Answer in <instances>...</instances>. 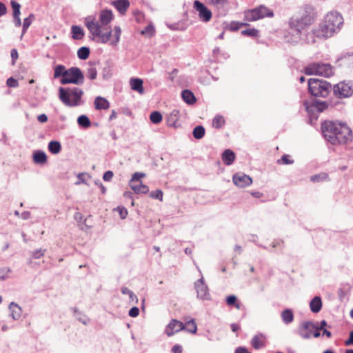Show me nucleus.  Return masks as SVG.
I'll use <instances>...</instances> for the list:
<instances>
[{
    "label": "nucleus",
    "mask_w": 353,
    "mask_h": 353,
    "mask_svg": "<svg viewBox=\"0 0 353 353\" xmlns=\"http://www.w3.org/2000/svg\"><path fill=\"white\" fill-rule=\"evenodd\" d=\"M321 133L326 142L332 145L347 144L353 138L350 128L337 121H324L321 123Z\"/></svg>",
    "instance_id": "nucleus-1"
},
{
    "label": "nucleus",
    "mask_w": 353,
    "mask_h": 353,
    "mask_svg": "<svg viewBox=\"0 0 353 353\" xmlns=\"http://www.w3.org/2000/svg\"><path fill=\"white\" fill-rule=\"evenodd\" d=\"M314 21V13L311 7H306L301 16H292L288 20L289 34L285 36L288 43L296 44L300 42L301 34L306 32Z\"/></svg>",
    "instance_id": "nucleus-2"
},
{
    "label": "nucleus",
    "mask_w": 353,
    "mask_h": 353,
    "mask_svg": "<svg viewBox=\"0 0 353 353\" xmlns=\"http://www.w3.org/2000/svg\"><path fill=\"white\" fill-rule=\"evenodd\" d=\"M54 78L60 79V83L62 85L74 84L77 85H82L85 80V76L82 70L76 66L68 69L62 64H58L53 68Z\"/></svg>",
    "instance_id": "nucleus-3"
},
{
    "label": "nucleus",
    "mask_w": 353,
    "mask_h": 353,
    "mask_svg": "<svg viewBox=\"0 0 353 353\" xmlns=\"http://www.w3.org/2000/svg\"><path fill=\"white\" fill-rule=\"evenodd\" d=\"M343 23L342 16L338 12L327 14L323 21L316 28L317 38L327 39L331 37L336 31H339Z\"/></svg>",
    "instance_id": "nucleus-4"
},
{
    "label": "nucleus",
    "mask_w": 353,
    "mask_h": 353,
    "mask_svg": "<svg viewBox=\"0 0 353 353\" xmlns=\"http://www.w3.org/2000/svg\"><path fill=\"white\" fill-rule=\"evenodd\" d=\"M83 91L78 87H59V100L68 107H77L83 103Z\"/></svg>",
    "instance_id": "nucleus-5"
},
{
    "label": "nucleus",
    "mask_w": 353,
    "mask_h": 353,
    "mask_svg": "<svg viewBox=\"0 0 353 353\" xmlns=\"http://www.w3.org/2000/svg\"><path fill=\"white\" fill-rule=\"evenodd\" d=\"M308 92L314 97H327L332 90V84L323 79L310 78L307 80Z\"/></svg>",
    "instance_id": "nucleus-6"
},
{
    "label": "nucleus",
    "mask_w": 353,
    "mask_h": 353,
    "mask_svg": "<svg viewBox=\"0 0 353 353\" xmlns=\"http://www.w3.org/2000/svg\"><path fill=\"white\" fill-rule=\"evenodd\" d=\"M303 105L307 113L308 123L312 125L318 119L317 113L322 112L330 105H332L330 101L312 99L311 101H305Z\"/></svg>",
    "instance_id": "nucleus-7"
},
{
    "label": "nucleus",
    "mask_w": 353,
    "mask_h": 353,
    "mask_svg": "<svg viewBox=\"0 0 353 353\" xmlns=\"http://www.w3.org/2000/svg\"><path fill=\"white\" fill-rule=\"evenodd\" d=\"M274 15V11L264 5H260L245 12V19L248 21H255L265 17L272 18Z\"/></svg>",
    "instance_id": "nucleus-8"
},
{
    "label": "nucleus",
    "mask_w": 353,
    "mask_h": 353,
    "mask_svg": "<svg viewBox=\"0 0 353 353\" xmlns=\"http://www.w3.org/2000/svg\"><path fill=\"white\" fill-rule=\"evenodd\" d=\"M332 91L338 99L350 97L353 94V83L352 81H341L334 85Z\"/></svg>",
    "instance_id": "nucleus-9"
},
{
    "label": "nucleus",
    "mask_w": 353,
    "mask_h": 353,
    "mask_svg": "<svg viewBox=\"0 0 353 353\" xmlns=\"http://www.w3.org/2000/svg\"><path fill=\"white\" fill-rule=\"evenodd\" d=\"M193 8L198 12V16L201 21L208 23L212 19V11L200 1L195 0L194 1Z\"/></svg>",
    "instance_id": "nucleus-10"
},
{
    "label": "nucleus",
    "mask_w": 353,
    "mask_h": 353,
    "mask_svg": "<svg viewBox=\"0 0 353 353\" xmlns=\"http://www.w3.org/2000/svg\"><path fill=\"white\" fill-rule=\"evenodd\" d=\"M85 26L92 37H90V39L94 40L95 37H99L101 34V26L95 21L94 18L88 17L85 19Z\"/></svg>",
    "instance_id": "nucleus-11"
},
{
    "label": "nucleus",
    "mask_w": 353,
    "mask_h": 353,
    "mask_svg": "<svg viewBox=\"0 0 353 353\" xmlns=\"http://www.w3.org/2000/svg\"><path fill=\"white\" fill-rule=\"evenodd\" d=\"M194 288L196 290L197 298L201 300H210V294L207 285L204 282L203 277L198 279L194 283Z\"/></svg>",
    "instance_id": "nucleus-12"
},
{
    "label": "nucleus",
    "mask_w": 353,
    "mask_h": 353,
    "mask_svg": "<svg viewBox=\"0 0 353 353\" xmlns=\"http://www.w3.org/2000/svg\"><path fill=\"white\" fill-rule=\"evenodd\" d=\"M312 328H317L314 322L310 321L303 322L299 327L298 334L303 339H308L311 337Z\"/></svg>",
    "instance_id": "nucleus-13"
},
{
    "label": "nucleus",
    "mask_w": 353,
    "mask_h": 353,
    "mask_svg": "<svg viewBox=\"0 0 353 353\" xmlns=\"http://www.w3.org/2000/svg\"><path fill=\"white\" fill-rule=\"evenodd\" d=\"M232 181L235 185L240 188H245L252 183V178L243 172H238L234 174Z\"/></svg>",
    "instance_id": "nucleus-14"
},
{
    "label": "nucleus",
    "mask_w": 353,
    "mask_h": 353,
    "mask_svg": "<svg viewBox=\"0 0 353 353\" xmlns=\"http://www.w3.org/2000/svg\"><path fill=\"white\" fill-rule=\"evenodd\" d=\"M185 329V325L176 319H172L166 326L165 332L168 336H173L175 333Z\"/></svg>",
    "instance_id": "nucleus-15"
},
{
    "label": "nucleus",
    "mask_w": 353,
    "mask_h": 353,
    "mask_svg": "<svg viewBox=\"0 0 353 353\" xmlns=\"http://www.w3.org/2000/svg\"><path fill=\"white\" fill-rule=\"evenodd\" d=\"M317 75L323 76L324 77H330L333 74V68L330 63H325L322 62H317Z\"/></svg>",
    "instance_id": "nucleus-16"
},
{
    "label": "nucleus",
    "mask_w": 353,
    "mask_h": 353,
    "mask_svg": "<svg viewBox=\"0 0 353 353\" xmlns=\"http://www.w3.org/2000/svg\"><path fill=\"white\" fill-rule=\"evenodd\" d=\"M113 19V13L111 10L104 9L99 14V21L101 26H107Z\"/></svg>",
    "instance_id": "nucleus-17"
},
{
    "label": "nucleus",
    "mask_w": 353,
    "mask_h": 353,
    "mask_svg": "<svg viewBox=\"0 0 353 353\" xmlns=\"http://www.w3.org/2000/svg\"><path fill=\"white\" fill-rule=\"evenodd\" d=\"M32 160L36 164L43 165L47 162L48 157L44 151L38 150L34 151L32 154Z\"/></svg>",
    "instance_id": "nucleus-18"
},
{
    "label": "nucleus",
    "mask_w": 353,
    "mask_h": 353,
    "mask_svg": "<svg viewBox=\"0 0 353 353\" xmlns=\"http://www.w3.org/2000/svg\"><path fill=\"white\" fill-rule=\"evenodd\" d=\"M130 88L132 90L139 94L144 93L143 81L141 79L132 77L130 80Z\"/></svg>",
    "instance_id": "nucleus-19"
},
{
    "label": "nucleus",
    "mask_w": 353,
    "mask_h": 353,
    "mask_svg": "<svg viewBox=\"0 0 353 353\" xmlns=\"http://www.w3.org/2000/svg\"><path fill=\"white\" fill-rule=\"evenodd\" d=\"M88 64L89 67L87 69L86 77L90 80H94L97 77V65H99V61H90Z\"/></svg>",
    "instance_id": "nucleus-20"
},
{
    "label": "nucleus",
    "mask_w": 353,
    "mask_h": 353,
    "mask_svg": "<svg viewBox=\"0 0 353 353\" xmlns=\"http://www.w3.org/2000/svg\"><path fill=\"white\" fill-rule=\"evenodd\" d=\"M112 5L120 14H123L130 7V1L129 0H114L112 2Z\"/></svg>",
    "instance_id": "nucleus-21"
},
{
    "label": "nucleus",
    "mask_w": 353,
    "mask_h": 353,
    "mask_svg": "<svg viewBox=\"0 0 353 353\" xmlns=\"http://www.w3.org/2000/svg\"><path fill=\"white\" fill-rule=\"evenodd\" d=\"M301 36L300 41L305 43H315V37H317L316 33V29L312 30V32H303Z\"/></svg>",
    "instance_id": "nucleus-22"
},
{
    "label": "nucleus",
    "mask_w": 353,
    "mask_h": 353,
    "mask_svg": "<svg viewBox=\"0 0 353 353\" xmlns=\"http://www.w3.org/2000/svg\"><path fill=\"white\" fill-rule=\"evenodd\" d=\"M250 26V25L247 23L232 21L230 23L224 22L223 23V29L229 30L231 32H236V31L239 30L241 27Z\"/></svg>",
    "instance_id": "nucleus-23"
},
{
    "label": "nucleus",
    "mask_w": 353,
    "mask_h": 353,
    "mask_svg": "<svg viewBox=\"0 0 353 353\" xmlns=\"http://www.w3.org/2000/svg\"><path fill=\"white\" fill-rule=\"evenodd\" d=\"M181 98L188 105H193L196 101V98L194 93L188 89H185L181 92Z\"/></svg>",
    "instance_id": "nucleus-24"
},
{
    "label": "nucleus",
    "mask_w": 353,
    "mask_h": 353,
    "mask_svg": "<svg viewBox=\"0 0 353 353\" xmlns=\"http://www.w3.org/2000/svg\"><path fill=\"white\" fill-rule=\"evenodd\" d=\"M235 153L230 149H226L221 155L222 160L226 165H232L235 160Z\"/></svg>",
    "instance_id": "nucleus-25"
},
{
    "label": "nucleus",
    "mask_w": 353,
    "mask_h": 353,
    "mask_svg": "<svg viewBox=\"0 0 353 353\" xmlns=\"http://www.w3.org/2000/svg\"><path fill=\"white\" fill-rule=\"evenodd\" d=\"M310 308L313 313H318L322 308V300L321 296H315L310 302Z\"/></svg>",
    "instance_id": "nucleus-26"
},
{
    "label": "nucleus",
    "mask_w": 353,
    "mask_h": 353,
    "mask_svg": "<svg viewBox=\"0 0 353 353\" xmlns=\"http://www.w3.org/2000/svg\"><path fill=\"white\" fill-rule=\"evenodd\" d=\"M9 310L10 311V316L14 320H18L21 317L22 310L18 304L14 302H11L9 305Z\"/></svg>",
    "instance_id": "nucleus-27"
},
{
    "label": "nucleus",
    "mask_w": 353,
    "mask_h": 353,
    "mask_svg": "<svg viewBox=\"0 0 353 353\" xmlns=\"http://www.w3.org/2000/svg\"><path fill=\"white\" fill-rule=\"evenodd\" d=\"M94 103V108L97 110H107L110 107L109 101L102 97H97Z\"/></svg>",
    "instance_id": "nucleus-28"
},
{
    "label": "nucleus",
    "mask_w": 353,
    "mask_h": 353,
    "mask_svg": "<svg viewBox=\"0 0 353 353\" xmlns=\"http://www.w3.org/2000/svg\"><path fill=\"white\" fill-rule=\"evenodd\" d=\"M339 62H341L339 63L340 66L343 65L348 68H353V53L343 55L336 60V63Z\"/></svg>",
    "instance_id": "nucleus-29"
},
{
    "label": "nucleus",
    "mask_w": 353,
    "mask_h": 353,
    "mask_svg": "<svg viewBox=\"0 0 353 353\" xmlns=\"http://www.w3.org/2000/svg\"><path fill=\"white\" fill-rule=\"evenodd\" d=\"M72 38L74 40L82 39L85 35L83 29L77 25H73L71 27Z\"/></svg>",
    "instance_id": "nucleus-30"
},
{
    "label": "nucleus",
    "mask_w": 353,
    "mask_h": 353,
    "mask_svg": "<svg viewBox=\"0 0 353 353\" xmlns=\"http://www.w3.org/2000/svg\"><path fill=\"white\" fill-rule=\"evenodd\" d=\"M188 26H189L188 21L185 19L179 21L176 23L167 24V26L170 30H180V31L185 30L187 29V28L188 27Z\"/></svg>",
    "instance_id": "nucleus-31"
},
{
    "label": "nucleus",
    "mask_w": 353,
    "mask_h": 353,
    "mask_svg": "<svg viewBox=\"0 0 353 353\" xmlns=\"http://www.w3.org/2000/svg\"><path fill=\"white\" fill-rule=\"evenodd\" d=\"M281 319L283 322L288 325L294 320V313L292 309L286 308L281 312Z\"/></svg>",
    "instance_id": "nucleus-32"
},
{
    "label": "nucleus",
    "mask_w": 353,
    "mask_h": 353,
    "mask_svg": "<svg viewBox=\"0 0 353 353\" xmlns=\"http://www.w3.org/2000/svg\"><path fill=\"white\" fill-rule=\"evenodd\" d=\"M71 310L73 312V315L75 318L83 325H88L90 322L89 318L79 311L77 307H72Z\"/></svg>",
    "instance_id": "nucleus-33"
},
{
    "label": "nucleus",
    "mask_w": 353,
    "mask_h": 353,
    "mask_svg": "<svg viewBox=\"0 0 353 353\" xmlns=\"http://www.w3.org/2000/svg\"><path fill=\"white\" fill-rule=\"evenodd\" d=\"M48 151L52 154H57L61 150V144L57 140L50 141L48 145Z\"/></svg>",
    "instance_id": "nucleus-34"
},
{
    "label": "nucleus",
    "mask_w": 353,
    "mask_h": 353,
    "mask_svg": "<svg viewBox=\"0 0 353 353\" xmlns=\"http://www.w3.org/2000/svg\"><path fill=\"white\" fill-rule=\"evenodd\" d=\"M130 188L137 194H147L149 192V187L141 182L139 185L129 183Z\"/></svg>",
    "instance_id": "nucleus-35"
},
{
    "label": "nucleus",
    "mask_w": 353,
    "mask_h": 353,
    "mask_svg": "<svg viewBox=\"0 0 353 353\" xmlns=\"http://www.w3.org/2000/svg\"><path fill=\"white\" fill-rule=\"evenodd\" d=\"M35 16L34 14H30L29 16L23 19L22 26V32L20 39H22L23 35L27 32L28 29L30 26L32 22L34 20Z\"/></svg>",
    "instance_id": "nucleus-36"
},
{
    "label": "nucleus",
    "mask_w": 353,
    "mask_h": 353,
    "mask_svg": "<svg viewBox=\"0 0 353 353\" xmlns=\"http://www.w3.org/2000/svg\"><path fill=\"white\" fill-rule=\"evenodd\" d=\"M261 337H264L262 334H256L251 340V345L255 350H259L265 346L263 341L261 340Z\"/></svg>",
    "instance_id": "nucleus-37"
},
{
    "label": "nucleus",
    "mask_w": 353,
    "mask_h": 353,
    "mask_svg": "<svg viewBox=\"0 0 353 353\" xmlns=\"http://www.w3.org/2000/svg\"><path fill=\"white\" fill-rule=\"evenodd\" d=\"M77 123L80 128L87 129L90 128L92 123L89 117L85 114H81L77 118Z\"/></svg>",
    "instance_id": "nucleus-38"
},
{
    "label": "nucleus",
    "mask_w": 353,
    "mask_h": 353,
    "mask_svg": "<svg viewBox=\"0 0 353 353\" xmlns=\"http://www.w3.org/2000/svg\"><path fill=\"white\" fill-rule=\"evenodd\" d=\"M318 63L313 62L303 68V72L306 75H317Z\"/></svg>",
    "instance_id": "nucleus-39"
},
{
    "label": "nucleus",
    "mask_w": 353,
    "mask_h": 353,
    "mask_svg": "<svg viewBox=\"0 0 353 353\" xmlns=\"http://www.w3.org/2000/svg\"><path fill=\"white\" fill-rule=\"evenodd\" d=\"M205 133V128L203 125H196L192 130V136L196 139H202Z\"/></svg>",
    "instance_id": "nucleus-40"
},
{
    "label": "nucleus",
    "mask_w": 353,
    "mask_h": 353,
    "mask_svg": "<svg viewBox=\"0 0 353 353\" xmlns=\"http://www.w3.org/2000/svg\"><path fill=\"white\" fill-rule=\"evenodd\" d=\"M90 54L89 47L82 46L77 50V57L81 60H86Z\"/></svg>",
    "instance_id": "nucleus-41"
},
{
    "label": "nucleus",
    "mask_w": 353,
    "mask_h": 353,
    "mask_svg": "<svg viewBox=\"0 0 353 353\" xmlns=\"http://www.w3.org/2000/svg\"><path fill=\"white\" fill-rule=\"evenodd\" d=\"M226 304L229 306H234L237 309L241 308V303L238 301L237 296L233 294L229 295L225 299Z\"/></svg>",
    "instance_id": "nucleus-42"
},
{
    "label": "nucleus",
    "mask_w": 353,
    "mask_h": 353,
    "mask_svg": "<svg viewBox=\"0 0 353 353\" xmlns=\"http://www.w3.org/2000/svg\"><path fill=\"white\" fill-rule=\"evenodd\" d=\"M241 34L250 38H256L259 37V31L256 28H247L241 31Z\"/></svg>",
    "instance_id": "nucleus-43"
},
{
    "label": "nucleus",
    "mask_w": 353,
    "mask_h": 353,
    "mask_svg": "<svg viewBox=\"0 0 353 353\" xmlns=\"http://www.w3.org/2000/svg\"><path fill=\"white\" fill-rule=\"evenodd\" d=\"M163 116L159 111H152L150 114V120L153 124H159L162 121Z\"/></svg>",
    "instance_id": "nucleus-44"
},
{
    "label": "nucleus",
    "mask_w": 353,
    "mask_h": 353,
    "mask_svg": "<svg viewBox=\"0 0 353 353\" xmlns=\"http://www.w3.org/2000/svg\"><path fill=\"white\" fill-rule=\"evenodd\" d=\"M206 3L216 8H223L228 4V0H205Z\"/></svg>",
    "instance_id": "nucleus-45"
},
{
    "label": "nucleus",
    "mask_w": 353,
    "mask_h": 353,
    "mask_svg": "<svg viewBox=\"0 0 353 353\" xmlns=\"http://www.w3.org/2000/svg\"><path fill=\"white\" fill-rule=\"evenodd\" d=\"M225 124V119L221 115H216L212 120V126L216 129L221 128Z\"/></svg>",
    "instance_id": "nucleus-46"
},
{
    "label": "nucleus",
    "mask_w": 353,
    "mask_h": 353,
    "mask_svg": "<svg viewBox=\"0 0 353 353\" xmlns=\"http://www.w3.org/2000/svg\"><path fill=\"white\" fill-rule=\"evenodd\" d=\"M188 327H185V330L190 333L195 334L197 331V325L195 323L194 319H192L187 323Z\"/></svg>",
    "instance_id": "nucleus-47"
},
{
    "label": "nucleus",
    "mask_w": 353,
    "mask_h": 353,
    "mask_svg": "<svg viewBox=\"0 0 353 353\" xmlns=\"http://www.w3.org/2000/svg\"><path fill=\"white\" fill-rule=\"evenodd\" d=\"M143 35H148L149 37H152L155 33V28L152 23H150L146 26L143 30L141 32Z\"/></svg>",
    "instance_id": "nucleus-48"
},
{
    "label": "nucleus",
    "mask_w": 353,
    "mask_h": 353,
    "mask_svg": "<svg viewBox=\"0 0 353 353\" xmlns=\"http://www.w3.org/2000/svg\"><path fill=\"white\" fill-rule=\"evenodd\" d=\"M112 30H109L108 32L105 33H102L99 36V40L97 42H101L102 43H106L108 42V41L112 37Z\"/></svg>",
    "instance_id": "nucleus-49"
},
{
    "label": "nucleus",
    "mask_w": 353,
    "mask_h": 353,
    "mask_svg": "<svg viewBox=\"0 0 353 353\" xmlns=\"http://www.w3.org/2000/svg\"><path fill=\"white\" fill-rule=\"evenodd\" d=\"M290 156L289 154H283L281 159L277 160V163L284 164V165H290L294 163V160L290 159Z\"/></svg>",
    "instance_id": "nucleus-50"
},
{
    "label": "nucleus",
    "mask_w": 353,
    "mask_h": 353,
    "mask_svg": "<svg viewBox=\"0 0 353 353\" xmlns=\"http://www.w3.org/2000/svg\"><path fill=\"white\" fill-rule=\"evenodd\" d=\"M114 30V40L111 42L112 46H117L120 41L121 34V29L119 26H115Z\"/></svg>",
    "instance_id": "nucleus-51"
},
{
    "label": "nucleus",
    "mask_w": 353,
    "mask_h": 353,
    "mask_svg": "<svg viewBox=\"0 0 353 353\" xmlns=\"http://www.w3.org/2000/svg\"><path fill=\"white\" fill-rule=\"evenodd\" d=\"M327 177H328V175L326 173H321V174H314V175L311 176L310 181L314 183H317V182L323 181Z\"/></svg>",
    "instance_id": "nucleus-52"
},
{
    "label": "nucleus",
    "mask_w": 353,
    "mask_h": 353,
    "mask_svg": "<svg viewBox=\"0 0 353 353\" xmlns=\"http://www.w3.org/2000/svg\"><path fill=\"white\" fill-rule=\"evenodd\" d=\"M145 174L143 172H134L132 176V179H130V183H132V184H134L135 182L140 183V182H141V178L145 177Z\"/></svg>",
    "instance_id": "nucleus-53"
},
{
    "label": "nucleus",
    "mask_w": 353,
    "mask_h": 353,
    "mask_svg": "<svg viewBox=\"0 0 353 353\" xmlns=\"http://www.w3.org/2000/svg\"><path fill=\"white\" fill-rule=\"evenodd\" d=\"M163 191L161 190H156L155 191H152L150 192V197H151L152 199H157V200H159V201H162L163 200Z\"/></svg>",
    "instance_id": "nucleus-54"
},
{
    "label": "nucleus",
    "mask_w": 353,
    "mask_h": 353,
    "mask_svg": "<svg viewBox=\"0 0 353 353\" xmlns=\"http://www.w3.org/2000/svg\"><path fill=\"white\" fill-rule=\"evenodd\" d=\"M176 114H174V111L168 117L167 119V124L169 126L177 128L176 125Z\"/></svg>",
    "instance_id": "nucleus-55"
},
{
    "label": "nucleus",
    "mask_w": 353,
    "mask_h": 353,
    "mask_svg": "<svg viewBox=\"0 0 353 353\" xmlns=\"http://www.w3.org/2000/svg\"><path fill=\"white\" fill-rule=\"evenodd\" d=\"M10 5L13 11L12 15L21 14V5L18 2L11 1Z\"/></svg>",
    "instance_id": "nucleus-56"
},
{
    "label": "nucleus",
    "mask_w": 353,
    "mask_h": 353,
    "mask_svg": "<svg viewBox=\"0 0 353 353\" xmlns=\"http://www.w3.org/2000/svg\"><path fill=\"white\" fill-rule=\"evenodd\" d=\"M6 85L9 88H17L19 86V82L15 78L11 77L7 79Z\"/></svg>",
    "instance_id": "nucleus-57"
},
{
    "label": "nucleus",
    "mask_w": 353,
    "mask_h": 353,
    "mask_svg": "<svg viewBox=\"0 0 353 353\" xmlns=\"http://www.w3.org/2000/svg\"><path fill=\"white\" fill-rule=\"evenodd\" d=\"M46 252V250L45 249H39V250H34L33 252H32V256L33 259H40L41 256H43L44 255Z\"/></svg>",
    "instance_id": "nucleus-58"
},
{
    "label": "nucleus",
    "mask_w": 353,
    "mask_h": 353,
    "mask_svg": "<svg viewBox=\"0 0 353 353\" xmlns=\"http://www.w3.org/2000/svg\"><path fill=\"white\" fill-rule=\"evenodd\" d=\"M10 272V270L8 268H0V281L5 280Z\"/></svg>",
    "instance_id": "nucleus-59"
},
{
    "label": "nucleus",
    "mask_w": 353,
    "mask_h": 353,
    "mask_svg": "<svg viewBox=\"0 0 353 353\" xmlns=\"http://www.w3.org/2000/svg\"><path fill=\"white\" fill-rule=\"evenodd\" d=\"M117 211L119 212L121 219H125L128 216V210L125 207L118 206L117 208Z\"/></svg>",
    "instance_id": "nucleus-60"
},
{
    "label": "nucleus",
    "mask_w": 353,
    "mask_h": 353,
    "mask_svg": "<svg viewBox=\"0 0 353 353\" xmlns=\"http://www.w3.org/2000/svg\"><path fill=\"white\" fill-rule=\"evenodd\" d=\"M139 314V308L138 307L134 306L131 307L128 312V315L130 317H137Z\"/></svg>",
    "instance_id": "nucleus-61"
},
{
    "label": "nucleus",
    "mask_w": 353,
    "mask_h": 353,
    "mask_svg": "<svg viewBox=\"0 0 353 353\" xmlns=\"http://www.w3.org/2000/svg\"><path fill=\"white\" fill-rule=\"evenodd\" d=\"M285 242L282 239H274L272 243V247L276 248L277 247L284 248Z\"/></svg>",
    "instance_id": "nucleus-62"
},
{
    "label": "nucleus",
    "mask_w": 353,
    "mask_h": 353,
    "mask_svg": "<svg viewBox=\"0 0 353 353\" xmlns=\"http://www.w3.org/2000/svg\"><path fill=\"white\" fill-rule=\"evenodd\" d=\"M114 176V173L111 170H108L103 173V179L105 181H110Z\"/></svg>",
    "instance_id": "nucleus-63"
},
{
    "label": "nucleus",
    "mask_w": 353,
    "mask_h": 353,
    "mask_svg": "<svg viewBox=\"0 0 353 353\" xmlns=\"http://www.w3.org/2000/svg\"><path fill=\"white\" fill-rule=\"evenodd\" d=\"M111 76H112V74H111V70H110V66H107V67L103 68V78L104 79H108L110 78Z\"/></svg>",
    "instance_id": "nucleus-64"
}]
</instances>
